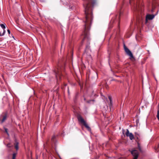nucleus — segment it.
Here are the masks:
<instances>
[{
	"mask_svg": "<svg viewBox=\"0 0 159 159\" xmlns=\"http://www.w3.org/2000/svg\"><path fill=\"white\" fill-rule=\"evenodd\" d=\"M89 5L88 4H87L86 6L85 7L86 20L85 21L84 27V40L88 38V31L89 30L88 25L89 23V22L90 23H91L93 19V16L91 11L89 10Z\"/></svg>",
	"mask_w": 159,
	"mask_h": 159,
	"instance_id": "1",
	"label": "nucleus"
},
{
	"mask_svg": "<svg viewBox=\"0 0 159 159\" xmlns=\"http://www.w3.org/2000/svg\"><path fill=\"white\" fill-rule=\"evenodd\" d=\"M78 119L79 121L82 123L88 130H89L90 129V128L81 116H79Z\"/></svg>",
	"mask_w": 159,
	"mask_h": 159,
	"instance_id": "2",
	"label": "nucleus"
},
{
	"mask_svg": "<svg viewBox=\"0 0 159 159\" xmlns=\"http://www.w3.org/2000/svg\"><path fill=\"white\" fill-rule=\"evenodd\" d=\"M125 135L127 137H129L130 140H132L134 139V138L133 134L129 132L128 129H127L126 132L125 133Z\"/></svg>",
	"mask_w": 159,
	"mask_h": 159,
	"instance_id": "3",
	"label": "nucleus"
},
{
	"mask_svg": "<svg viewBox=\"0 0 159 159\" xmlns=\"http://www.w3.org/2000/svg\"><path fill=\"white\" fill-rule=\"evenodd\" d=\"M124 48L125 52H126L127 54L131 58H133V55L131 52L129 50V49L126 47L125 45L124 46Z\"/></svg>",
	"mask_w": 159,
	"mask_h": 159,
	"instance_id": "4",
	"label": "nucleus"
},
{
	"mask_svg": "<svg viewBox=\"0 0 159 159\" xmlns=\"http://www.w3.org/2000/svg\"><path fill=\"white\" fill-rule=\"evenodd\" d=\"M131 153L134 157V159H137L138 155V152L136 150H134L131 152Z\"/></svg>",
	"mask_w": 159,
	"mask_h": 159,
	"instance_id": "5",
	"label": "nucleus"
},
{
	"mask_svg": "<svg viewBox=\"0 0 159 159\" xmlns=\"http://www.w3.org/2000/svg\"><path fill=\"white\" fill-rule=\"evenodd\" d=\"M154 17L155 16L153 15L148 14L147 15L146 18V21H147V20H152L154 18Z\"/></svg>",
	"mask_w": 159,
	"mask_h": 159,
	"instance_id": "6",
	"label": "nucleus"
},
{
	"mask_svg": "<svg viewBox=\"0 0 159 159\" xmlns=\"http://www.w3.org/2000/svg\"><path fill=\"white\" fill-rule=\"evenodd\" d=\"M0 25L3 29V31L4 30H5L6 27V25L5 24H0Z\"/></svg>",
	"mask_w": 159,
	"mask_h": 159,
	"instance_id": "7",
	"label": "nucleus"
},
{
	"mask_svg": "<svg viewBox=\"0 0 159 159\" xmlns=\"http://www.w3.org/2000/svg\"><path fill=\"white\" fill-rule=\"evenodd\" d=\"M5 30H4L2 33V32H0V36H3L5 34Z\"/></svg>",
	"mask_w": 159,
	"mask_h": 159,
	"instance_id": "8",
	"label": "nucleus"
},
{
	"mask_svg": "<svg viewBox=\"0 0 159 159\" xmlns=\"http://www.w3.org/2000/svg\"><path fill=\"white\" fill-rule=\"evenodd\" d=\"M15 148L16 150H17L18 149V143H16V144L15 145Z\"/></svg>",
	"mask_w": 159,
	"mask_h": 159,
	"instance_id": "9",
	"label": "nucleus"
},
{
	"mask_svg": "<svg viewBox=\"0 0 159 159\" xmlns=\"http://www.w3.org/2000/svg\"><path fill=\"white\" fill-rule=\"evenodd\" d=\"M6 119V116H5L3 117V118L2 120V122H3Z\"/></svg>",
	"mask_w": 159,
	"mask_h": 159,
	"instance_id": "10",
	"label": "nucleus"
},
{
	"mask_svg": "<svg viewBox=\"0 0 159 159\" xmlns=\"http://www.w3.org/2000/svg\"><path fill=\"white\" fill-rule=\"evenodd\" d=\"M16 153L13 154L12 159H15L16 157Z\"/></svg>",
	"mask_w": 159,
	"mask_h": 159,
	"instance_id": "11",
	"label": "nucleus"
},
{
	"mask_svg": "<svg viewBox=\"0 0 159 159\" xmlns=\"http://www.w3.org/2000/svg\"><path fill=\"white\" fill-rule=\"evenodd\" d=\"M5 132H6L7 133V134L8 135V131H7V129H6V128H5Z\"/></svg>",
	"mask_w": 159,
	"mask_h": 159,
	"instance_id": "12",
	"label": "nucleus"
},
{
	"mask_svg": "<svg viewBox=\"0 0 159 159\" xmlns=\"http://www.w3.org/2000/svg\"><path fill=\"white\" fill-rule=\"evenodd\" d=\"M109 98L110 100V103H111V98L110 97H109Z\"/></svg>",
	"mask_w": 159,
	"mask_h": 159,
	"instance_id": "13",
	"label": "nucleus"
},
{
	"mask_svg": "<svg viewBox=\"0 0 159 159\" xmlns=\"http://www.w3.org/2000/svg\"><path fill=\"white\" fill-rule=\"evenodd\" d=\"M7 31V32H8V33L9 34H10V30H8Z\"/></svg>",
	"mask_w": 159,
	"mask_h": 159,
	"instance_id": "14",
	"label": "nucleus"
},
{
	"mask_svg": "<svg viewBox=\"0 0 159 159\" xmlns=\"http://www.w3.org/2000/svg\"><path fill=\"white\" fill-rule=\"evenodd\" d=\"M7 147H11L10 146V144H7Z\"/></svg>",
	"mask_w": 159,
	"mask_h": 159,
	"instance_id": "15",
	"label": "nucleus"
},
{
	"mask_svg": "<svg viewBox=\"0 0 159 159\" xmlns=\"http://www.w3.org/2000/svg\"><path fill=\"white\" fill-rule=\"evenodd\" d=\"M54 138H55V136H53L52 137V139H53Z\"/></svg>",
	"mask_w": 159,
	"mask_h": 159,
	"instance_id": "16",
	"label": "nucleus"
},
{
	"mask_svg": "<svg viewBox=\"0 0 159 159\" xmlns=\"http://www.w3.org/2000/svg\"><path fill=\"white\" fill-rule=\"evenodd\" d=\"M57 74H56V76L57 77Z\"/></svg>",
	"mask_w": 159,
	"mask_h": 159,
	"instance_id": "17",
	"label": "nucleus"
}]
</instances>
